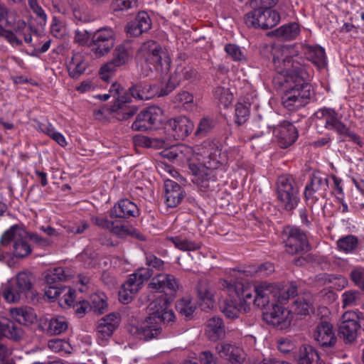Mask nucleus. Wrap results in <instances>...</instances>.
Listing matches in <instances>:
<instances>
[{"label":"nucleus","instance_id":"obj_1","mask_svg":"<svg viewBox=\"0 0 364 364\" xmlns=\"http://www.w3.org/2000/svg\"><path fill=\"white\" fill-rule=\"evenodd\" d=\"M289 53L288 47L274 48L272 62L276 72L284 75L285 82L294 84L284 94L282 104L289 111H296L309 102L311 85L307 82L311 75L306 65L289 56Z\"/></svg>","mask_w":364,"mask_h":364},{"label":"nucleus","instance_id":"obj_2","mask_svg":"<svg viewBox=\"0 0 364 364\" xmlns=\"http://www.w3.org/2000/svg\"><path fill=\"white\" fill-rule=\"evenodd\" d=\"M196 150L203 159L202 163L189 162L188 168L193 176L192 181L198 186L208 188L210 181L223 177L226 156L218 146L209 141L198 146Z\"/></svg>","mask_w":364,"mask_h":364},{"label":"nucleus","instance_id":"obj_3","mask_svg":"<svg viewBox=\"0 0 364 364\" xmlns=\"http://www.w3.org/2000/svg\"><path fill=\"white\" fill-rule=\"evenodd\" d=\"M141 53L144 58L140 65L142 76H150L154 70L161 73L169 70L171 59L156 41L144 43L141 46Z\"/></svg>","mask_w":364,"mask_h":364},{"label":"nucleus","instance_id":"obj_4","mask_svg":"<svg viewBox=\"0 0 364 364\" xmlns=\"http://www.w3.org/2000/svg\"><path fill=\"white\" fill-rule=\"evenodd\" d=\"M34 277L27 271L18 272L14 277L3 284L1 287L2 297L9 303H17L28 294L33 295Z\"/></svg>","mask_w":364,"mask_h":364},{"label":"nucleus","instance_id":"obj_5","mask_svg":"<svg viewBox=\"0 0 364 364\" xmlns=\"http://www.w3.org/2000/svg\"><path fill=\"white\" fill-rule=\"evenodd\" d=\"M276 186L279 205L287 212H292L300 202L299 186L296 178L290 174L282 175Z\"/></svg>","mask_w":364,"mask_h":364},{"label":"nucleus","instance_id":"obj_6","mask_svg":"<svg viewBox=\"0 0 364 364\" xmlns=\"http://www.w3.org/2000/svg\"><path fill=\"white\" fill-rule=\"evenodd\" d=\"M282 236L285 250L291 255L305 254L311 249L306 232L299 227H284Z\"/></svg>","mask_w":364,"mask_h":364},{"label":"nucleus","instance_id":"obj_7","mask_svg":"<svg viewBox=\"0 0 364 364\" xmlns=\"http://www.w3.org/2000/svg\"><path fill=\"white\" fill-rule=\"evenodd\" d=\"M218 287L230 297L238 298V301L241 300L242 303L247 304L249 306L251 303H253L256 294V285L240 282L232 283L225 279H220L218 282Z\"/></svg>","mask_w":364,"mask_h":364},{"label":"nucleus","instance_id":"obj_8","mask_svg":"<svg viewBox=\"0 0 364 364\" xmlns=\"http://www.w3.org/2000/svg\"><path fill=\"white\" fill-rule=\"evenodd\" d=\"M9 246H12V253L16 257H24L31 252L26 238L14 227L4 232L1 237L0 248Z\"/></svg>","mask_w":364,"mask_h":364},{"label":"nucleus","instance_id":"obj_9","mask_svg":"<svg viewBox=\"0 0 364 364\" xmlns=\"http://www.w3.org/2000/svg\"><path fill=\"white\" fill-rule=\"evenodd\" d=\"M328 185L329 180L327 176L318 172L314 173L304 189V198L307 205L313 206L320 199L326 198Z\"/></svg>","mask_w":364,"mask_h":364},{"label":"nucleus","instance_id":"obj_10","mask_svg":"<svg viewBox=\"0 0 364 364\" xmlns=\"http://www.w3.org/2000/svg\"><path fill=\"white\" fill-rule=\"evenodd\" d=\"M115 43V33L109 27L100 28L91 37L90 47L95 57L100 58L107 54Z\"/></svg>","mask_w":364,"mask_h":364},{"label":"nucleus","instance_id":"obj_11","mask_svg":"<svg viewBox=\"0 0 364 364\" xmlns=\"http://www.w3.org/2000/svg\"><path fill=\"white\" fill-rule=\"evenodd\" d=\"M316 124L323 126L329 131L335 132L341 136L347 125L342 121V116L332 108L323 107L318 109L314 114Z\"/></svg>","mask_w":364,"mask_h":364},{"label":"nucleus","instance_id":"obj_12","mask_svg":"<svg viewBox=\"0 0 364 364\" xmlns=\"http://www.w3.org/2000/svg\"><path fill=\"white\" fill-rule=\"evenodd\" d=\"M163 111L156 106H151L141 111L132 123V128L136 132H145L159 125L162 121Z\"/></svg>","mask_w":364,"mask_h":364},{"label":"nucleus","instance_id":"obj_13","mask_svg":"<svg viewBox=\"0 0 364 364\" xmlns=\"http://www.w3.org/2000/svg\"><path fill=\"white\" fill-rule=\"evenodd\" d=\"M132 55L133 49L129 43L127 42L117 46L113 51L112 60L100 68L102 78L106 80L108 76L105 75V73L114 72L117 67L126 65L132 59Z\"/></svg>","mask_w":364,"mask_h":364},{"label":"nucleus","instance_id":"obj_14","mask_svg":"<svg viewBox=\"0 0 364 364\" xmlns=\"http://www.w3.org/2000/svg\"><path fill=\"white\" fill-rule=\"evenodd\" d=\"M358 318V316L354 311H347L341 317L338 335L346 344L352 343L356 340L358 329L362 328Z\"/></svg>","mask_w":364,"mask_h":364},{"label":"nucleus","instance_id":"obj_15","mask_svg":"<svg viewBox=\"0 0 364 364\" xmlns=\"http://www.w3.org/2000/svg\"><path fill=\"white\" fill-rule=\"evenodd\" d=\"M119 322L120 316L118 313L109 314L99 320L96 328V340L99 345H107Z\"/></svg>","mask_w":364,"mask_h":364},{"label":"nucleus","instance_id":"obj_16","mask_svg":"<svg viewBox=\"0 0 364 364\" xmlns=\"http://www.w3.org/2000/svg\"><path fill=\"white\" fill-rule=\"evenodd\" d=\"M313 338L321 348L334 347L337 342L333 326L326 321H321L316 326L313 332Z\"/></svg>","mask_w":364,"mask_h":364},{"label":"nucleus","instance_id":"obj_17","mask_svg":"<svg viewBox=\"0 0 364 364\" xmlns=\"http://www.w3.org/2000/svg\"><path fill=\"white\" fill-rule=\"evenodd\" d=\"M274 134L277 139L281 148L285 149L292 145L298 138V132L294 125L284 121L274 129Z\"/></svg>","mask_w":364,"mask_h":364},{"label":"nucleus","instance_id":"obj_18","mask_svg":"<svg viewBox=\"0 0 364 364\" xmlns=\"http://www.w3.org/2000/svg\"><path fill=\"white\" fill-rule=\"evenodd\" d=\"M149 288L161 292L168 291V294L174 295L179 289V284L172 274H159L152 278Z\"/></svg>","mask_w":364,"mask_h":364},{"label":"nucleus","instance_id":"obj_19","mask_svg":"<svg viewBox=\"0 0 364 364\" xmlns=\"http://www.w3.org/2000/svg\"><path fill=\"white\" fill-rule=\"evenodd\" d=\"M272 309L266 313H264V321L276 327L283 328L290 323L289 320V311L283 306L277 304H272Z\"/></svg>","mask_w":364,"mask_h":364},{"label":"nucleus","instance_id":"obj_20","mask_svg":"<svg viewBox=\"0 0 364 364\" xmlns=\"http://www.w3.org/2000/svg\"><path fill=\"white\" fill-rule=\"evenodd\" d=\"M157 317L149 315L136 328L138 336L144 341L158 338L162 334V326L156 321Z\"/></svg>","mask_w":364,"mask_h":364},{"label":"nucleus","instance_id":"obj_21","mask_svg":"<svg viewBox=\"0 0 364 364\" xmlns=\"http://www.w3.org/2000/svg\"><path fill=\"white\" fill-rule=\"evenodd\" d=\"M167 126L173 131V136L176 140L183 139L193 130V123L186 117L180 116L168 121Z\"/></svg>","mask_w":364,"mask_h":364},{"label":"nucleus","instance_id":"obj_22","mask_svg":"<svg viewBox=\"0 0 364 364\" xmlns=\"http://www.w3.org/2000/svg\"><path fill=\"white\" fill-rule=\"evenodd\" d=\"M68 326V322L63 316L41 318L38 323L39 328L49 336L60 335L67 330Z\"/></svg>","mask_w":364,"mask_h":364},{"label":"nucleus","instance_id":"obj_23","mask_svg":"<svg viewBox=\"0 0 364 364\" xmlns=\"http://www.w3.org/2000/svg\"><path fill=\"white\" fill-rule=\"evenodd\" d=\"M314 296L310 292L298 295L291 305V311L298 315H309L314 311Z\"/></svg>","mask_w":364,"mask_h":364},{"label":"nucleus","instance_id":"obj_24","mask_svg":"<svg viewBox=\"0 0 364 364\" xmlns=\"http://www.w3.org/2000/svg\"><path fill=\"white\" fill-rule=\"evenodd\" d=\"M165 186V203L169 208L176 207L182 200L184 195L182 187L176 182L166 179Z\"/></svg>","mask_w":364,"mask_h":364},{"label":"nucleus","instance_id":"obj_25","mask_svg":"<svg viewBox=\"0 0 364 364\" xmlns=\"http://www.w3.org/2000/svg\"><path fill=\"white\" fill-rule=\"evenodd\" d=\"M151 27V21L149 14L145 11L138 13L135 19L128 23L127 33L132 36H139L147 32Z\"/></svg>","mask_w":364,"mask_h":364},{"label":"nucleus","instance_id":"obj_26","mask_svg":"<svg viewBox=\"0 0 364 364\" xmlns=\"http://www.w3.org/2000/svg\"><path fill=\"white\" fill-rule=\"evenodd\" d=\"M139 211L136 205L128 199H123L111 209L109 215L111 218H127L136 217Z\"/></svg>","mask_w":364,"mask_h":364},{"label":"nucleus","instance_id":"obj_27","mask_svg":"<svg viewBox=\"0 0 364 364\" xmlns=\"http://www.w3.org/2000/svg\"><path fill=\"white\" fill-rule=\"evenodd\" d=\"M274 287L267 282H262L256 285V294L253 299V304L259 308H264L270 302L273 304Z\"/></svg>","mask_w":364,"mask_h":364},{"label":"nucleus","instance_id":"obj_28","mask_svg":"<svg viewBox=\"0 0 364 364\" xmlns=\"http://www.w3.org/2000/svg\"><path fill=\"white\" fill-rule=\"evenodd\" d=\"M24 335L22 328L14 321L2 318L0 320V338L6 337L15 341H21Z\"/></svg>","mask_w":364,"mask_h":364},{"label":"nucleus","instance_id":"obj_29","mask_svg":"<svg viewBox=\"0 0 364 364\" xmlns=\"http://www.w3.org/2000/svg\"><path fill=\"white\" fill-rule=\"evenodd\" d=\"M141 287V285L136 279V276H133L132 274H130L128 279L122 284V289L119 291L120 301L124 304H128Z\"/></svg>","mask_w":364,"mask_h":364},{"label":"nucleus","instance_id":"obj_30","mask_svg":"<svg viewBox=\"0 0 364 364\" xmlns=\"http://www.w3.org/2000/svg\"><path fill=\"white\" fill-rule=\"evenodd\" d=\"M336 247L339 252L345 254H355L361 250L362 243L355 235H348L336 241Z\"/></svg>","mask_w":364,"mask_h":364},{"label":"nucleus","instance_id":"obj_31","mask_svg":"<svg viewBox=\"0 0 364 364\" xmlns=\"http://www.w3.org/2000/svg\"><path fill=\"white\" fill-rule=\"evenodd\" d=\"M298 364H324L318 351L310 345H303L299 348Z\"/></svg>","mask_w":364,"mask_h":364},{"label":"nucleus","instance_id":"obj_32","mask_svg":"<svg viewBox=\"0 0 364 364\" xmlns=\"http://www.w3.org/2000/svg\"><path fill=\"white\" fill-rule=\"evenodd\" d=\"M87 66L88 63L84 56L80 53H76L73 55L71 60L68 63L67 69L69 75L72 78L76 79L85 73Z\"/></svg>","mask_w":364,"mask_h":364},{"label":"nucleus","instance_id":"obj_33","mask_svg":"<svg viewBox=\"0 0 364 364\" xmlns=\"http://www.w3.org/2000/svg\"><path fill=\"white\" fill-rule=\"evenodd\" d=\"M205 334L212 341L221 339L225 335V326L222 318L219 317L210 318L206 324Z\"/></svg>","mask_w":364,"mask_h":364},{"label":"nucleus","instance_id":"obj_34","mask_svg":"<svg viewBox=\"0 0 364 364\" xmlns=\"http://www.w3.org/2000/svg\"><path fill=\"white\" fill-rule=\"evenodd\" d=\"M250 306L247 304H244L242 301L236 299L231 300L226 303L223 312L225 316L230 319H235L246 314L250 310Z\"/></svg>","mask_w":364,"mask_h":364},{"label":"nucleus","instance_id":"obj_35","mask_svg":"<svg viewBox=\"0 0 364 364\" xmlns=\"http://www.w3.org/2000/svg\"><path fill=\"white\" fill-rule=\"evenodd\" d=\"M129 91L132 97L139 100H148L153 98L156 94L155 87L149 84L139 83L132 85Z\"/></svg>","mask_w":364,"mask_h":364},{"label":"nucleus","instance_id":"obj_36","mask_svg":"<svg viewBox=\"0 0 364 364\" xmlns=\"http://www.w3.org/2000/svg\"><path fill=\"white\" fill-rule=\"evenodd\" d=\"M297 286L294 283H291L289 286L283 289H277L274 287L273 304H277L282 306L286 304L290 298L297 295Z\"/></svg>","mask_w":364,"mask_h":364},{"label":"nucleus","instance_id":"obj_37","mask_svg":"<svg viewBox=\"0 0 364 364\" xmlns=\"http://www.w3.org/2000/svg\"><path fill=\"white\" fill-rule=\"evenodd\" d=\"M259 28L263 30L270 29L280 21L279 13L274 10L260 9L259 15Z\"/></svg>","mask_w":364,"mask_h":364},{"label":"nucleus","instance_id":"obj_38","mask_svg":"<svg viewBox=\"0 0 364 364\" xmlns=\"http://www.w3.org/2000/svg\"><path fill=\"white\" fill-rule=\"evenodd\" d=\"M68 4L76 20L80 22H89L92 20L90 11L82 2L77 3L74 0H68Z\"/></svg>","mask_w":364,"mask_h":364},{"label":"nucleus","instance_id":"obj_39","mask_svg":"<svg viewBox=\"0 0 364 364\" xmlns=\"http://www.w3.org/2000/svg\"><path fill=\"white\" fill-rule=\"evenodd\" d=\"M11 313L14 318L21 324L28 325L33 323L36 319V314L30 307L14 308L11 310Z\"/></svg>","mask_w":364,"mask_h":364},{"label":"nucleus","instance_id":"obj_40","mask_svg":"<svg viewBox=\"0 0 364 364\" xmlns=\"http://www.w3.org/2000/svg\"><path fill=\"white\" fill-rule=\"evenodd\" d=\"M274 32L277 38L284 41H291L299 36L300 28L298 23L293 22L280 26Z\"/></svg>","mask_w":364,"mask_h":364},{"label":"nucleus","instance_id":"obj_41","mask_svg":"<svg viewBox=\"0 0 364 364\" xmlns=\"http://www.w3.org/2000/svg\"><path fill=\"white\" fill-rule=\"evenodd\" d=\"M174 247L181 251H196L201 247L200 242L191 240L183 235L170 237L168 238Z\"/></svg>","mask_w":364,"mask_h":364},{"label":"nucleus","instance_id":"obj_42","mask_svg":"<svg viewBox=\"0 0 364 364\" xmlns=\"http://www.w3.org/2000/svg\"><path fill=\"white\" fill-rule=\"evenodd\" d=\"M174 75L180 82L183 80H194L198 77L197 70L192 65L185 63L177 65Z\"/></svg>","mask_w":364,"mask_h":364},{"label":"nucleus","instance_id":"obj_43","mask_svg":"<svg viewBox=\"0 0 364 364\" xmlns=\"http://www.w3.org/2000/svg\"><path fill=\"white\" fill-rule=\"evenodd\" d=\"M111 112L116 119L122 121L127 120L134 116L136 112V109L127 105L114 104L112 107Z\"/></svg>","mask_w":364,"mask_h":364},{"label":"nucleus","instance_id":"obj_44","mask_svg":"<svg viewBox=\"0 0 364 364\" xmlns=\"http://www.w3.org/2000/svg\"><path fill=\"white\" fill-rule=\"evenodd\" d=\"M134 143L136 145L145 147L161 149L165 147L166 142L162 139L150 138L146 136H137L134 138Z\"/></svg>","mask_w":364,"mask_h":364},{"label":"nucleus","instance_id":"obj_45","mask_svg":"<svg viewBox=\"0 0 364 364\" xmlns=\"http://www.w3.org/2000/svg\"><path fill=\"white\" fill-rule=\"evenodd\" d=\"M67 274L63 267H56L48 271L45 276L47 285H62L60 282L66 280Z\"/></svg>","mask_w":364,"mask_h":364},{"label":"nucleus","instance_id":"obj_46","mask_svg":"<svg viewBox=\"0 0 364 364\" xmlns=\"http://www.w3.org/2000/svg\"><path fill=\"white\" fill-rule=\"evenodd\" d=\"M308 58L318 68H323L326 65L325 50L321 46L311 48L308 53Z\"/></svg>","mask_w":364,"mask_h":364},{"label":"nucleus","instance_id":"obj_47","mask_svg":"<svg viewBox=\"0 0 364 364\" xmlns=\"http://www.w3.org/2000/svg\"><path fill=\"white\" fill-rule=\"evenodd\" d=\"M151 316L157 317L156 321L161 326L162 325H172L175 322V315L172 310L167 308L161 310L157 309L156 311L150 314Z\"/></svg>","mask_w":364,"mask_h":364},{"label":"nucleus","instance_id":"obj_48","mask_svg":"<svg viewBox=\"0 0 364 364\" xmlns=\"http://www.w3.org/2000/svg\"><path fill=\"white\" fill-rule=\"evenodd\" d=\"M90 308L94 312L102 314L107 309V303L105 294H95L90 297Z\"/></svg>","mask_w":364,"mask_h":364},{"label":"nucleus","instance_id":"obj_49","mask_svg":"<svg viewBox=\"0 0 364 364\" xmlns=\"http://www.w3.org/2000/svg\"><path fill=\"white\" fill-rule=\"evenodd\" d=\"M213 95L224 107H227L233 99L232 94L230 90L223 87H215L213 90Z\"/></svg>","mask_w":364,"mask_h":364},{"label":"nucleus","instance_id":"obj_50","mask_svg":"<svg viewBox=\"0 0 364 364\" xmlns=\"http://www.w3.org/2000/svg\"><path fill=\"white\" fill-rule=\"evenodd\" d=\"M109 231L119 237H124L128 235H134V233L136 232V229L129 227L127 225L118 224L113 222Z\"/></svg>","mask_w":364,"mask_h":364},{"label":"nucleus","instance_id":"obj_51","mask_svg":"<svg viewBox=\"0 0 364 364\" xmlns=\"http://www.w3.org/2000/svg\"><path fill=\"white\" fill-rule=\"evenodd\" d=\"M176 309L180 314L185 316H190L195 311L196 307L191 301L188 299H181L176 303Z\"/></svg>","mask_w":364,"mask_h":364},{"label":"nucleus","instance_id":"obj_52","mask_svg":"<svg viewBox=\"0 0 364 364\" xmlns=\"http://www.w3.org/2000/svg\"><path fill=\"white\" fill-rule=\"evenodd\" d=\"M250 114L249 107L242 104L237 103L235 106V123L238 125L243 124L248 119Z\"/></svg>","mask_w":364,"mask_h":364},{"label":"nucleus","instance_id":"obj_53","mask_svg":"<svg viewBox=\"0 0 364 364\" xmlns=\"http://www.w3.org/2000/svg\"><path fill=\"white\" fill-rule=\"evenodd\" d=\"M360 294L358 291H347L342 294L343 307L353 306L360 300Z\"/></svg>","mask_w":364,"mask_h":364},{"label":"nucleus","instance_id":"obj_54","mask_svg":"<svg viewBox=\"0 0 364 364\" xmlns=\"http://www.w3.org/2000/svg\"><path fill=\"white\" fill-rule=\"evenodd\" d=\"M63 296L59 299V304L61 306H72L75 302V291L70 288L64 287Z\"/></svg>","mask_w":364,"mask_h":364},{"label":"nucleus","instance_id":"obj_55","mask_svg":"<svg viewBox=\"0 0 364 364\" xmlns=\"http://www.w3.org/2000/svg\"><path fill=\"white\" fill-rule=\"evenodd\" d=\"M260 9H255L245 14L244 17L245 23L248 27L259 28V15Z\"/></svg>","mask_w":364,"mask_h":364},{"label":"nucleus","instance_id":"obj_56","mask_svg":"<svg viewBox=\"0 0 364 364\" xmlns=\"http://www.w3.org/2000/svg\"><path fill=\"white\" fill-rule=\"evenodd\" d=\"M137 0H113L112 7L114 11H124L137 6Z\"/></svg>","mask_w":364,"mask_h":364},{"label":"nucleus","instance_id":"obj_57","mask_svg":"<svg viewBox=\"0 0 364 364\" xmlns=\"http://www.w3.org/2000/svg\"><path fill=\"white\" fill-rule=\"evenodd\" d=\"M225 51L235 61H241L245 59V55L237 45L227 44L225 46Z\"/></svg>","mask_w":364,"mask_h":364},{"label":"nucleus","instance_id":"obj_58","mask_svg":"<svg viewBox=\"0 0 364 364\" xmlns=\"http://www.w3.org/2000/svg\"><path fill=\"white\" fill-rule=\"evenodd\" d=\"M64 287L62 285H47L45 288V295L50 299L53 300L60 297L63 293Z\"/></svg>","mask_w":364,"mask_h":364},{"label":"nucleus","instance_id":"obj_59","mask_svg":"<svg viewBox=\"0 0 364 364\" xmlns=\"http://www.w3.org/2000/svg\"><path fill=\"white\" fill-rule=\"evenodd\" d=\"M180 84L179 80L176 77V76L174 75H171L166 82V85L164 87H162L160 92L159 96H164L168 95L171 92H172L178 85Z\"/></svg>","mask_w":364,"mask_h":364},{"label":"nucleus","instance_id":"obj_60","mask_svg":"<svg viewBox=\"0 0 364 364\" xmlns=\"http://www.w3.org/2000/svg\"><path fill=\"white\" fill-rule=\"evenodd\" d=\"M213 127V121L207 118H204L201 119L198 124L197 130L196 132V135L198 136H205L211 131Z\"/></svg>","mask_w":364,"mask_h":364},{"label":"nucleus","instance_id":"obj_61","mask_svg":"<svg viewBox=\"0 0 364 364\" xmlns=\"http://www.w3.org/2000/svg\"><path fill=\"white\" fill-rule=\"evenodd\" d=\"M350 278L355 285L364 290V268L353 269L350 272Z\"/></svg>","mask_w":364,"mask_h":364},{"label":"nucleus","instance_id":"obj_62","mask_svg":"<svg viewBox=\"0 0 364 364\" xmlns=\"http://www.w3.org/2000/svg\"><path fill=\"white\" fill-rule=\"evenodd\" d=\"M132 275L136 276V279L142 286L144 282L147 281L153 275V271L149 268L141 267L138 269L134 273L132 274Z\"/></svg>","mask_w":364,"mask_h":364},{"label":"nucleus","instance_id":"obj_63","mask_svg":"<svg viewBox=\"0 0 364 364\" xmlns=\"http://www.w3.org/2000/svg\"><path fill=\"white\" fill-rule=\"evenodd\" d=\"M132 275L136 276V279L142 286L144 282L147 281L153 275V271L149 268L141 267L138 269L134 273L132 274Z\"/></svg>","mask_w":364,"mask_h":364},{"label":"nucleus","instance_id":"obj_64","mask_svg":"<svg viewBox=\"0 0 364 364\" xmlns=\"http://www.w3.org/2000/svg\"><path fill=\"white\" fill-rule=\"evenodd\" d=\"M90 220L93 224L105 230H109L110 228L112 226L113 222L109 220L107 217L102 215L97 216H92Z\"/></svg>","mask_w":364,"mask_h":364}]
</instances>
